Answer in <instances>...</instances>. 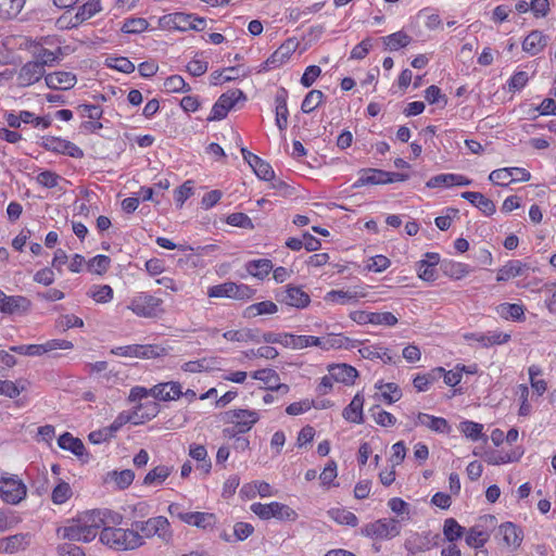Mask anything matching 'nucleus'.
Segmentation results:
<instances>
[{"label":"nucleus","instance_id":"50","mask_svg":"<svg viewBox=\"0 0 556 556\" xmlns=\"http://www.w3.org/2000/svg\"><path fill=\"white\" fill-rule=\"evenodd\" d=\"M376 388L382 390L381 396L388 404L397 402L402 396L401 389L399 388V386L396 383L379 382V383H376Z\"/></svg>","mask_w":556,"mask_h":556},{"label":"nucleus","instance_id":"9","mask_svg":"<svg viewBox=\"0 0 556 556\" xmlns=\"http://www.w3.org/2000/svg\"><path fill=\"white\" fill-rule=\"evenodd\" d=\"M240 99H245L244 93L240 89H232L223 93L213 105L211 115L206 119L212 122L225 118Z\"/></svg>","mask_w":556,"mask_h":556},{"label":"nucleus","instance_id":"48","mask_svg":"<svg viewBox=\"0 0 556 556\" xmlns=\"http://www.w3.org/2000/svg\"><path fill=\"white\" fill-rule=\"evenodd\" d=\"M238 290V285L231 281L224 282L220 285L213 286L208 289L207 295L210 298H230L232 299L236 295V291Z\"/></svg>","mask_w":556,"mask_h":556},{"label":"nucleus","instance_id":"8","mask_svg":"<svg viewBox=\"0 0 556 556\" xmlns=\"http://www.w3.org/2000/svg\"><path fill=\"white\" fill-rule=\"evenodd\" d=\"M73 346L71 341L52 339L41 344L13 345L10 348V351L21 355L41 356L55 350H71Z\"/></svg>","mask_w":556,"mask_h":556},{"label":"nucleus","instance_id":"38","mask_svg":"<svg viewBox=\"0 0 556 556\" xmlns=\"http://www.w3.org/2000/svg\"><path fill=\"white\" fill-rule=\"evenodd\" d=\"M443 371V367H437L428 374L417 375L413 380L415 389L418 392L427 391L429 387L441 377Z\"/></svg>","mask_w":556,"mask_h":556},{"label":"nucleus","instance_id":"45","mask_svg":"<svg viewBox=\"0 0 556 556\" xmlns=\"http://www.w3.org/2000/svg\"><path fill=\"white\" fill-rule=\"evenodd\" d=\"M357 292L343 291V290H331L326 293L325 301L338 304H346L350 302H357Z\"/></svg>","mask_w":556,"mask_h":556},{"label":"nucleus","instance_id":"24","mask_svg":"<svg viewBox=\"0 0 556 556\" xmlns=\"http://www.w3.org/2000/svg\"><path fill=\"white\" fill-rule=\"evenodd\" d=\"M288 92L285 88H280L276 94V125L280 130H285L288 126V106H287Z\"/></svg>","mask_w":556,"mask_h":556},{"label":"nucleus","instance_id":"3","mask_svg":"<svg viewBox=\"0 0 556 556\" xmlns=\"http://www.w3.org/2000/svg\"><path fill=\"white\" fill-rule=\"evenodd\" d=\"M162 299L148 292H139L130 299L127 308L139 317L153 318L162 312Z\"/></svg>","mask_w":556,"mask_h":556},{"label":"nucleus","instance_id":"13","mask_svg":"<svg viewBox=\"0 0 556 556\" xmlns=\"http://www.w3.org/2000/svg\"><path fill=\"white\" fill-rule=\"evenodd\" d=\"M422 426L437 433H448L451 427L443 417H435L426 413H418L412 420L409 429Z\"/></svg>","mask_w":556,"mask_h":556},{"label":"nucleus","instance_id":"40","mask_svg":"<svg viewBox=\"0 0 556 556\" xmlns=\"http://www.w3.org/2000/svg\"><path fill=\"white\" fill-rule=\"evenodd\" d=\"M466 533V529L462 527L454 518H447L443 525V534L450 543H454Z\"/></svg>","mask_w":556,"mask_h":556},{"label":"nucleus","instance_id":"5","mask_svg":"<svg viewBox=\"0 0 556 556\" xmlns=\"http://www.w3.org/2000/svg\"><path fill=\"white\" fill-rule=\"evenodd\" d=\"M400 520L397 519H378L365 525L361 529V534L376 540H390L401 533Z\"/></svg>","mask_w":556,"mask_h":556},{"label":"nucleus","instance_id":"17","mask_svg":"<svg viewBox=\"0 0 556 556\" xmlns=\"http://www.w3.org/2000/svg\"><path fill=\"white\" fill-rule=\"evenodd\" d=\"M182 395L181 384L179 382L169 381L155 384L151 388V396L159 401L177 400Z\"/></svg>","mask_w":556,"mask_h":556},{"label":"nucleus","instance_id":"27","mask_svg":"<svg viewBox=\"0 0 556 556\" xmlns=\"http://www.w3.org/2000/svg\"><path fill=\"white\" fill-rule=\"evenodd\" d=\"M363 406H364V397L359 393H357L351 401V403L343 409L342 416L345 420L354 424H363Z\"/></svg>","mask_w":556,"mask_h":556},{"label":"nucleus","instance_id":"59","mask_svg":"<svg viewBox=\"0 0 556 556\" xmlns=\"http://www.w3.org/2000/svg\"><path fill=\"white\" fill-rule=\"evenodd\" d=\"M111 264V260L106 255H97L88 262V269L91 273L102 275L104 274Z\"/></svg>","mask_w":556,"mask_h":556},{"label":"nucleus","instance_id":"18","mask_svg":"<svg viewBox=\"0 0 556 556\" xmlns=\"http://www.w3.org/2000/svg\"><path fill=\"white\" fill-rule=\"evenodd\" d=\"M45 74L41 63L35 61L27 62L22 66L17 75V81L21 86H30L37 83Z\"/></svg>","mask_w":556,"mask_h":556},{"label":"nucleus","instance_id":"21","mask_svg":"<svg viewBox=\"0 0 556 556\" xmlns=\"http://www.w3.org/2000/svg\"><path fill=\"white\" fill-rule=\"evenodd\" d=\"M29 308L30 301L27 298L22 295H5L0 312L8 315L25 314Z\"/></svg>","mask_w":556,"mask_h":556},{"label":"nucleus","instance_id":"39","mask_svg":"<svg viewBox=\"0 0 556 556\" xmlns=\"http://www.w3.org/2000/svg\"><path fill=\"white\" fill-rule=\"evenodd\" d=\"M407 552L422 553L430 549V541L428 535L420 533H412L404 543Z\"/></svg>","mask_w":556,"mask_h":556},{"label":"nucleus","instance_id":"2","mask_svg":"<svg viewBox=\"0 0 556 556\" xmlns=\"http://www.w3.org/2000/svg\"><path fill=\"white\" fill-rule=\"evenodd\" d=\"M135 531H138L142 541L153 536L160 538L163 542H169L173 538V531L168 519L164 516L149 518L146 521H136Z\"/></svg>","mask_w":556,"mask_h":556},{"label":"nucleus","instance_id":"15","mask_svg":"<svg viewBox=\"0 0 556 556\" xmlns=\"http://www.w3.org/2000/svg\"><path fill=\"white\" fill-rule=\"evenodd\" d=\"M298 48L294 39L286 40L265 62L268 70L277 68L285 64Z\"/></svg>","mask_w":556,"mask_h":556},{"label":"nucleus","instance_id":"36","mask_svg":"<svg viewBox=\"0 0 556 556\" xmlns=\"http://www.w3.org/2000/svg\"><path fill=\"white\" fill-rule=\"evenodd\" d=\"M110 514L109 510L93 509L83 514L79 519L98 532L99 529L106 527V518Z\"/></svg>","mask_w":556,"mask_h":556},{"label":"nucleus","instance_id":"60","mask_svg":"<svg viewBox=\"0 0 556 556\" xmlns=\"http://www.w3.org/2000/svg\"><path fill=\"white\" fill-rule=\"evenodd\" d=\"M127 422H132L137 425L139 422H142V420L138 417L137 412H135L132 415L119 414L115 418V420L106 428L111 430V434L114 435V433L118 431Z\"/></svg>","mask_w":556,"mask_h":556},{"label":"nucleus","instance_id":"42","mask_svg":"<svg viewBox=\"0 0 556 556\" xmlns=\"http://www.w3.org/2000/svg\"><path fill=\"white\" fill-rule=\"evenodd\" d=\"M363 357L375 359L380 358L384 364L395 363L393 356L389 353L388 349L380 346H365L359 350Z\"/></svg>","mask_w":556,"mask_h":556},{"label":"nucleus","instance_id":"25","mask_svg":"<svg viewBox=\"0 0 556 556\" xmlns=\"http://www.w3.org/2000/svg\"><path fill=\"white\" fill-rule=\"evenodd\" d=\"M462 198L469 201L473 206L479 208L486 216H491L495 212V205L493 201L488 199L481 192L465 191L462 193Z\"/></svg>","mask_w":556,"mask_h":556},{"label":"nucleus","instance_id":"11","mask_svg":"<svg viewBox=\"0 0 556 556\" xmlns=\"http://www.w3.org/2000/svg\"><path fill=\"white\" fill-rule=\"evenodd\" d=\"M41 146L47 151H52L55 153L68 155L71 157L81 159L84 156V151L78 146H76L75 143H73L68 140L62 139V138H58V137L42 138Z\"/></svg>","mask_w":556,"mask_h":556},{"label":"nucleus","instance_id":"44","mask_svg":"<svg viewBox=\"0 0 556 556\" xmlns=\"http://www.w3.org/2000/svg\"><path fill=\"white\" fill-rule=\"evenodd\" d=\"M25 0H0V18L15 17L23 9Z\"/></svg>","mask_w":556,"mask_h":556},{"label":"nucleus","instance_id":"61","mask_svg":"<svg viewBox=\"0 0 556 556\" xmlns=\"http://www.w3.org/2000/svg\"><path fill=\"white\" fill-rule=\"evenodd\" d=\"M375 421L381 427H392L396 422V418L389 412L380 409L378 405L371 409Z\"/></svg>","mask_w":556,"mask_h":556},{"label":"nucleus","instance_id":"63","mask_svg":"<svg viewBox=\"0 0 556 556\" xmlns=\"http://www.w3.org/2000/svg\"><path fill=\"white\" fill-rule=\"evenodd\" d=\"M25 390V386H18L11 380H0V394L5 395L10 399L17 397L22 391Z\"/></svg>","mask_w":556,"mask_h":556},{"label":"nucleus","instance_id":"23","mask_svg":"<svg viewBox=\"0 0 556 556\" xmlns=\"http://www.w3.org/2000/svg\"><path fill=\"white\" fill-rule=\"evenodd\" d=\"M547 45V37L540 30H532L522 41V50L530 55H536Z\"/></svg>","mask_w":556,"mask_h":556},{"label":"nucleus","instance_id":"6","mask_svg":"<svg viewBox=\"0 0 556 556\" xmlns=\"http://www.w3.org/2000/svg\"><path fill=\"white\" fill-rule=\"evenodd\" d=\"M233 427L224 430L225 437L235 438L238 433L249 431L258 420V414L249 409H233L226 413Z\"/></svg>","mask_w":556,"mask_h":556},{"label":"nucleus","instance_id":"51","mask_svg":"<svg viewBox=\"0 0 556 556\" xmlns=\"http://www.w3.org/2000/svg\"><path fill=\"white\" fill-rule=\"evenodd\" d=\"M325 94L320 90H311L304 98L301 110L303 113H311L324 101Z\"/></svg>","mask_w":556,"mask_h":556},{"label":"nucleus","instance_id":"26","mask_svg":"<svg viewBox=\"0 0 556 556\" xmlns=\"http://www.w3.org/2000/svg\"><path fill=\"white\" fill-rule=\"evenodd\" d=\"M528 269L529 266L519 260L509 261L498 269L496 280L498 282L507 281L511 278L523 275Z\"/></svg>","mask_w":556,"mask_h":556},{"label":"nucleus","instance_id":"52","mask_svg":"<svg viewBox=\"0 0 556 556\" xmlns=\"http://www.w3.org/2000/svg\"><path fill=\"white\" fill-rule=\"evenodd\" d=\"M329 515L336 522L340 525L355 527L358 523L356 515L343 508H333L329 510Z\"/></svg>","mask_w":556,"mask_h":556},{"label":"nucleus","instance_id":"12","mask_svg":"<svg viewBox=\"0 0 556 556\" xmlns=\"http://www.w3.org/2000/svg\"><path fill=\"white\" fill-rule=\"evenodd\" d=\"M33 534L21 532L0 539V554H15L28 548L31 544Z\"/></svg>","mask_w":556,"mask_h":556},{"label":"nucleus","instance_id":"46","mask_svg":"<svg viewBox=\"0 0 556 556\" xmlns=\"http://www.w3.org/2000/svg\"><path fill=\"white\" fill-rule=\"evenodd\" d=\"M442 267L444 274L454 279H462L471 271L469 265L460 262H444Z\"/></svg>","mask_w":556,"mask_h":556},{"label":"nucleus","instance_id":"34","mask_svg":"<svg viewBox=\"0 0 556 556\" xmlns=\"http://www.w3.org/2000/svg\"><path fill=\"white\" fill-rule=\"evenodd\" d=\"M273 268V262L268 258L252 260L245 264V270L258 279H264Z\"/></svg>","mask_w":556,"mask_h":556},{"label":"nucleus","instance_id":"53","mask_svg":"<svg viewBox=\"0 0 556 556\" xmlns=\"http://www.w3.org/2000/svg\"><path fill=\"white\" fill-rule=\"evenodd\" d=\"M251 168L260 179L270 181L275 178V172L270 164L261 157L256 161L254 160V164H252Z\"/></svg>","mask_w":556,"mask_h":556},{"label":"nucleus","instance_id":"19","mask_svg":"<svg viewBox=\"0 0 556 556\" xmlns=\"http://www.w3.org/2000/svg\"><path fill=\"white\" fill-rule=\"evenodd\" d=\"M46 84L51 89L67 90L75 86L77 78L71 72H54L45 76Z\"/></svg>","mask_w":556,"mask_h":556},{"label":"nucleus","instance_id":"28","mask_svg":"<svg viewBox=\"0 0 556 556\" xmlns=\"http://www.w3.org/2000/svg\"><path fill=\"white\" fill-rule=\"evenodd\" d=\"M282 301L290 306L304 308L309 304L311 298L300 287L289 286Z\"/></svg>","mask_w":556,"mask_h":556},{"label":"nucleus","instance_id":"62","mask_svg":"<svg viewBox=\"0 0 556 556\" xmlns=\"http://www.w3.org/2000/svg\"><path fill=\"white\" fill-rule=\"evenodd\" d=\"M164 87L168 92L188 91L190 88L185 79L179 75H173L165 79Z\"/></svg>","mask_w":556,"mask_h":556},{"label":"nucleus","instance_id":"16","mask_svg":"<svg viewBox=\"0 0 556 556\" xmlns=\"http://www.w3.org/2000/svg\"><path fill=\"white\" fill-rule=\"evenodd\" d=\"M342 339H320L314 336H296L295 334V350H302L309 346H317L321 350H329L331 348H341Z\"/></svg>","mask_w":556,"mask_h":556},{"label":"nucleus","instance_id":"55","mask_svg":"<svg viewBox=\"0 0 556 556\" xmlns=\"http://www.w3.org/2000/svg\"><path fill=\"white\" fill-rule=\"evenodd\" d=\"M489 180L495 185L500 186H508L511 182H515L513 177V168H498L489 175Z\"/></svg>","mask_w":556,"mask_h":556},{"label":"nucleus","instance_id":"22","mask_svg":"<svg viewBox=\"0 0 556 556\" xmlns=\"http://www.w3.org/2000/svg\"><path fill=\"white\" fill-rule=\"evenodd\" d=\"M194 14L177 12L164 15L160 18V24L168 26L173 29L186 31L190 29V24L193 23Z\"/></svg>","mask_w":556,"mask_h":556},{"label":"nucleus","instance_id":"47","mask_svg":"<svg viewBox=\"0 0 556 556\" xmlns=\"http://www.w3.org/2000/svg\"><path fill=\"white\" fill-rule=\"evenodd\" d=\"M382 40L388 49L395 51L400 48L408 46L412 39L407 34L403 31H396L389 36L382 37Z\"/></svg>","mask_w":556,"mask_h":556},{"label":"nucleus","instance_id":"33","mask_svg":"<svg viewBox=\"0 0 556 556\" xmlns=\"http://www.w3.org/2000/svg\"><path fill=\"white\" fill-rule=\"evenodd\" d=\"M217 522V517L212 513H189L187 516V525L194 526L202 530L213 529Z\"/></svg>","mask_w":556,"mask_h":556},{"label":"nucleus","instance_id":"7","mask_svg":"<svg viewBox=\"0 0 556 556\" xmlns=\"http://www.w3.org/2000/svg\"><path fill=\"white\" fill-rule=\"evenodd\" d=\"M27 494L24 482L15 475L0 478V498L11 505L21 503Z\"/></svg>","mask_w":556,"mask_h":556},{"label":"nucleus","instance_id":"1","mask_svg":"<svg viewBox=\"0 0 556 556\" xmlns=\"http://www.w3.org/2000/svg\"><path fill=\"white\" fill-rule=\"evenodd\" d=\"M100 541L115 551L135 549L144 544L138 531L114 527H104L100 532Z\"/></svg>","mask_w":556,"mask_h":556},{"label":"nucleus","instance_id":"41","mask_svg":"<svg viewBox=\"0 0 556 556\" xmlns=\"http://www.w3.org/2000/svg\"><path fill=\"white\" fill-rule=\"evenodd\" d=\"M134 479H135L134 471L130 469H125L122 471L114 470V471L108 472L105 480L114 481V483L116 484V486L119 490H125L132 483Z\"/></svg>","mask_w":556,"mask_h":556},{"label":"nucleus","instance_id":"37","mask_svg":"<svg viewBox=\"0 0 556 556\" xmlns=\"http://www.w3.org/2000/svg\"><path fill=\"white\" fill-rule=\"evenodd\" d=\"M278 312V306L271 301H263L258 303H254L249 305L244 312L243 316L245 318H254L258 315H270Z\"/></svg>","mask_w":556,"mask_h":556},{"label":"nucleus","instance_id":"58","mask_svg":"<svg viewBox=\"0 0 556 556\" xmlns=\"http://www.w3.org/2000/svg\"><path fill=\"white\" fill-rule=\"evenodd\" d=\"M58 534L68 541H83L80 526L78 519L73 521L71 525L59 528Z\"/></svg>","mask_w":556,"mask_h":556},{"label":"nucleus","instance_id":"56","mask_svg":"<svg viewBox=\"0 0 556 556\" xmlns=\"http://www.w3.org/2000/svg\"><path fill=\"white\" fill-rule=\"evenodd\" d=\"M88 294L97 303H109L113 299V289L109 285L93 286L89 290Z\"/></svg>","mask_w":556,"mask_h":556},{"label":"nucleus","instance_id":"29","mask_svg":"<svg viewBox=\"0 0 556 556\" xmlns=\"http://www.w3.org/2000/svg\"><path fill=\"white\" fill-rule=\"evenodd\" d=\"M490 539V533L483 529L482 525H476L466 531L465 541L469 547L481 548Z\"/></svg>","mask_w":556,"mask_h":556},{"label":"nucleus","instance_id":"14","mask_svg":"<svg viewBox=\"0 0 556 556\" xmlns=\"http://www.w3.org/2000/svg\"><path fill=\"white\" fill-rule=\"evenodd\" d=\"M252 377L256 380H260L265 383V388L270 391H276L277 393L285 395L289 392L290 388L286 383H280L279 375L276 370L267 368L255 370L252 374Z\"/></svg>","mask_w":556,"mask_h":556},{"label":"nucleus","instance_id":"4","mask_svg":"<svg viewBox=\"0 0 556 556\" xmlns=\"http://www.w3.org/2000/svg\"><path fill=\"white\" fill-rule=\"evenodd\" d=\"M250 508L252 513L263 520L276 518L281 521H295L299 517L294 509L279 502L268 504L253 503Z\"/></svg>","mask_w":556,"mask_h":556},{"label":"nucleus","instance_id":"57","mask_svg":"<svg viewBox=\"0 0 556 556\" xmlns=\"http://www.w3.org/2000/svg\"><path fill=\"white\" fill-rule=\"evenodd\" d=\"M500 313L505 318H511L513 320H521L525 317V307L521 304L504 303L500 306Z\"/></svg>","mask_w":556,"mask_h":556},{"label":"nucleus","instance_id":"20","mask_svg":"<svg viewBox=\"0 0 556 556\" xmlns=\"http://www.w3.org/2000/svg\"><path fill=\"white\" fill-rule=\"evenodd\" d=\"M506 546L518 548L523 540V531L513 522H504L498 527Z\"/></svg>","mask_w":556,"mask_h":556},{"label":"nucleus","instance_id":"54","mask_svg":"<svg viewBox=\"0 0 556 556\" xmlns=\"http://www.w3.org/2000/svg\"><path fill=\"white\" fill-rule=\"evenodd\" d=\"M149 23L143 17H131L124 22L121 30L125 34H140L148 29Z\"/></svg>","mask_w":556,"mask_h":556},{"label":"nucleus","instance_id":"30","mask_svg":"<svg viewBox=\"0 0 556 556\" xmlns=\"http://www.w3.org/2000/svg\"><path fill=\"white\" fill-rule=\"evenodd\" d=\"M102 10L101 0H90L78 8L77 13L72 20V26L76 27L83 22L91 18Z\"/></svg>","mask_w":556,"mask_h":556},{"label":"nucleus","instance_id":"35","mask_svg":"<svg viewBox=\"0 0 556 556\" xmlns=\"http://www.w3.org/2000/svg\"><path fill=\"white\" fill-rule=\"evenodd\" d=\"M58 444L62 450L71 451L77 457H83L85 455L86 448L83 441L73 437L70 432H65L60 435Z\"/></svg>","mask_w":556,"mask_h":556},{"label":"nucleus","instance_id":"10","mask_svg":"<svg viewBox=\"0 0 556 556\" xmlns=\"http://www.w3.org/2000/svg\"><path fill=\"white\" fill-rule=\"evenodd\" d=\"M162 351L163 349L153 344H131L116 346L111 353L123 357L153 358L160 356Z\"/></svg>","mask_w":556,"mask_h":556},{"label":"nucleus","instance_id":"43","mask_svg":"<svg viewBox=\"0 0 556 556\" xmlns=\"http://www.w3.org/2000/svg\"><path fill=\"white\" fill-rule=\"evenodd\" d=\"M172 469L167 466L160 465L150 470L143 479L146 485H160L170 475Z\"/></svg>","mask_w":556,"mask_h":556},{"label":"nucleus","instance_id":"32","mask_svg":"<svg viewBox=\"0 0 556 556\" xmlns=\"http://www.w3.org/2000/svg\"><path fill=\"white\" fill-rule=\"evenodd\" d=\"M359 174L355 187L386 184V177L388 176V172L377 168L362 169Z\"/></svg>","mask_w":556,"mask_h":556},{"label":"nucleus","instance_id":"31","mask_svg":"<svg viewBox=\"0 0 556 556\" xmlns=\"http://www.w3.org/2000/svg\"><path fill=\"white\" fill-rule=\"evenodd\" d=\"M329 372L332 375L337 382H342L345 384H351L354 382L357 377V370L346 364H336L329 366Z\"/></svg>","mask_w":556,"mask_h":556},{"label":"nucleus","instance_id":"64","mask_svg":"<svg viewBox=\"0 0 556 556\" xmlns=\"http://www.w3.org/2000/svg\"><path fill=\"white\" fill-rule=\"evenodd\" d=\"M193 194V182L191 180L185 181L175 191V201L177 206L182 207L184 203Z\"/></svg>","mask_w":556,"mask_h":556},{"label":"nucleus","instance_id":"49","mask_svg":"<svg viewBox=\"0 0 556 556\" xmlns=\"http://www.w3.org/2000/svg\"><path fill=\"white\" fill-rule=\"evenodd\" d=\"M72 495L73 491L71 485L67 482L60 480L52 490L51 500L54 504L61 505L68 501Z\"/></svg>","mask_w":556,"mask_h":556}]
</instances>
